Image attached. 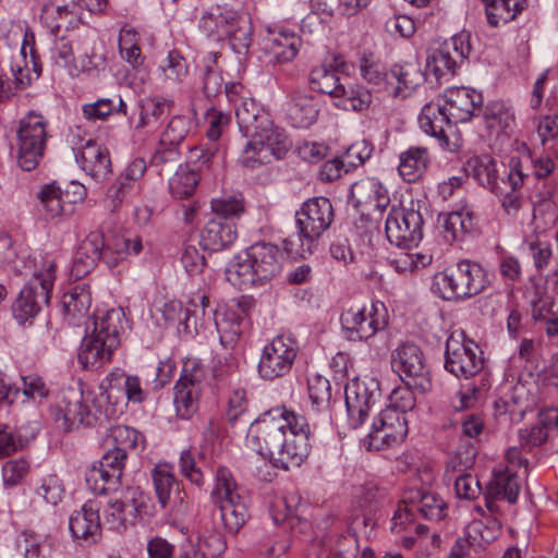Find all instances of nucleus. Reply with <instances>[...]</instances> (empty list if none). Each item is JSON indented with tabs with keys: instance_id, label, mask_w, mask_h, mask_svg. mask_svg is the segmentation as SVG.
I'll list each match as a JSON object with an SVG mask.
<instances>
[{
	"instance_id": "nucleus-1",
	"label": "nucleus",
	"mask_w": 558,
	"mask_h": 558,
	"mask_svg": "<svg viewBox=\"0 0 558 558\" xmlns=\"http://www.w3.org/2000/svg\"><path fill=\"white\" fill-rule=\"evenodd\" d=\"M310 435L304 415L277 408L251 425L247 440L277 468L289 470L300 466L310 454Z\"/></svg>"
},
{
	"instance_id": "nucleus-2",
	"label": "nucleus",
	"mask_w": 558,
	"mask_h": 558,
	"mask_svg": "<svg viewBox=\"0 0 558 558\" xmlns=\"http://www.w3.org/2000/svg\"><path fill=\"white\" fill-rule=\"evenodd\" d=\"M235 117L242 133L238 158L242 167L255 169L265 163L269 155L281 159L290 150L292 143L289 137L274 125L268 113L253 100L239 106Z\"/></svg>"
},
{
	"instance_id": "nucleus-3",
	"label": "nucleus",
	"mask_w": 558,
	"mask_h": 558,
	"mask_svg": "<svg viewBox=\"0 0 558 558\" xmlns=\"http://www.w3.org/2000/svg\"><path fill=\"white\" fill-rule=\"evenodd\" d=\"M280 250L267 242H256L236 254L226 269L227 280L239 289L264 284L281 270Z\"/></svg>"
},
{
	"instance_id": "nucleus-4",
	"label": "nucleus",
	"mask_w": 558,
	"mask_h": 558,
	"mask_svg": "<svg viewBox=\"0 0 558 558\" xmlns=\"http://www.w3.org/2000/svg\"><path fill=\"white\" fill-rule=\"evenodd\" d=\"M106 401L105 392L96 395L90 390L68 389L52 414L58 426L65 432L81 426H93L112 417V409H102Z\"/></svg>"
},
{
	"instance_id": "nucleus-5",
	"label": "nucleus",
	"mask_w": 558,
	"mask_h": 558,
	"mask_svg": "<svg viewBox=\"0 0 558 558\" xmlns=\"http://www.w3.org/2000/svg\"><path fill=\"white\" fill-rule=\"evenodd\" d=\"M123 318L124 314L119 308H112L102 316L95 317L94 329L83 338L77 355L84 368L111 360L113 351L120 344Z\"/></svg>"
},
{
	"instance_id": "nucleus-6",
	"label": "nucleus",
	"mask_w": 558,
	"mask_h": 558,
	"mask_svg": "<svg viewBox=\"0 0 558 558\" xmlns=\"http://www.w3.org/2000/svg\"><path fill=\"white\" fill-rule=\"evenodd\" d=\"M488 283L487 272L480 264L460 260L434 276L432 290L444 300H463L480 294Z\"/></svg>"
},
{
	"instance_id": "nucleus-7",
	"label": "nucleus",
	"mask_w": 558,
	"mask_h": 558,
	"mask_svg": "<svg viewBox=\"0 0 558 558\" xmlns=\"http://www.w3.org/2000/svg\"><path fill=\"white\" fill-rule=\"evenodd\" d=\"M211 499L220 511L225 529L236 533L248 519V498L246 490L238 485L230 470L225 466H219L216 471Z\"/></svg>"
},
{
	"instance_id": "nucleus-8",
	"label": "nucleus",
	"mask_w": 558,
	"mask_h": 558,
	"mask_svg": "<svg viewBox=\"0 0 558 558\" xmlns=\"http://www.w3.org/2000/svg\"><path fill=\"white\" fill-rule=\"evenodd\" d=\"M56 263L47 260L44 269L35 272L21 290L12 305V314L19 325L32 324L33 319L50 301L54 282Z\"/></svg>"
},
{
	"instance_id": "nucleus-9",
	"label": "nucleus",
	"mask_w": 558,
	"mask_h": 558,
	"mask_svg": "<svg viewBox=\"0 0 558 558\" xmlns=\"http://www.w3.org/2000/svg\"><path fill=\"white\" fill-rule=\"evenodd\" d=\"M199 28L213 40L229 39L232 46L246 47L251 27L236 11L228 7L213 5L201 17Z\"/></svg>"
},
{
	"instance_id": "nucleus-10",
	"label": "nucleus",
	"mask_w": 558,
	"mask_h": 558,
	"mask_svg": "<svg viewBox=\"0 0 558 558\" xmlns=\"http://www.w3.org/2000/svg\"><path fill=\"white\" fill-rule=\"evenodd\" d=\"M47 124V120L35 112L21 119L16 131V160L22 170H34L43 159L48 140Z\"/></svg>"
},
{
	"instance_id": "nucleus-11",
	"label": "nucleus",
	"mask_w": 558,
	"mask_h": 558,
	"mask_svg": "<svg viewBox=\"0 0 558 558\" xmlns=\"http://www.w3.org/2000/svg\"><path fill=\"white\" fill-rule=\"evenodd\" d=\"M408 434V421L401 411L393 408L380 410L374 417L361 445L368 451L384 450L401 444Z\"/></svg>"
},
{
	"instance_id": "nucleus-12",
	"label": "nucleus",
	"mask_w": 558,
	"mask_h": 558,
	"mask_svg": "<svg viewBox=\"0 0 558 558\" xmlns=\"http://www.w3.org/2000/svg\"><path fill=\"white\" fill-rule=\"evenodd\" d=\"M416 513L426 520L439 521L446 515V502L436 493L409 489L395 511L392 529L400 531L407 524L413 523Z\"/></svg>"
},
{
	"instance_id": "nucleus-13",
	"label": "nucleus",
	"mask_w": 558,
	"mask_h": 558,
	"mask_svg": "<svg viewBox=\"0 0 558 558\" xmlns=\"http://www.w3.org/2000/svg\"><path fill=\"white\" fill-rule=\"evenodd\" d=\"M500 533L501 523L496 517L473 520L466 525L464 537L458 538L452 546L449 558H483Z\"/></svg>"
},
{
	"instance_id": "nucleus-14",
	"label": "nucleus",
	"mask_w": 558,
	"mask_h": 558,
	"mask_svg": "<svg viewBox=\"0 0 558 558\" xmlns=\"http://www.w3.org/2000/svg\"><path fill=\"white\" fill-rule=\"evenodd\" d=\"M391 367L405 385L420 392L430 389L429 368L418 345L410 342L400 344L391 353Z\"/></svg>"
},
{
	"instance_id": "nucleus-15",
	"label": "nucleus",
	"mask_w": 558,
	"mask_h": 558,
	"mask_svg": "<svg viewBox=\"0 0 558 558\" xmlns=\"http://www.w3.org/2000/svg\"><path fill=\"white\" fill-rule=\"evenodd\" d=\"M299 352L296 339L291 333L276 336L263 349L258 374L263 379L274 380L290 373Z\"/></svg>"
},
{
	"instance_id": "nucleus-16",
	"label": "nucleus",
	"mask_w": 558,
	"mask_h": 558,
	"mask_svg": "<svg viewBox=\"0 0 558 558\" xmlns=\"http://www.w3.org/2000/svg\"><path fill=\"white\" fill-rule=\"evenodd\" d=\"M147 499L138 486L126 487L120 498L110 500L104 509V525L112 531H125L141 519L147 507Z\"/></svg>"
},
{
	"instance_id": "nucleus-17",
	"label": "nucleus",
	"mask_w": 558,
	"mask_h": 558,
	"mask_svg": "<svg viewBox=\"0 0 558 558\" xmlns=\"http://www.w3.org/2000/svg\"><path fill=\"white\" fill-rule=\"evenodd\" d=\"M379 381L372 376L351 379L344 388L348 422L352 428L360 427L368 412L380 400Z\"/></svg>"
},
{
	"instance_id": "nucleus-18",
	"label": "nucleus",
	"mask_w": 558,
	"mask_h": 558,
	"mask_svg": "<svg viewBox=\"0 0 558 558\" xmlns=\"http://www.w3.org/2000/svg\"><path fill=\"white\" fill-rule=\"evenodd\" d=\"M484 367L478 345L462 335H451L446 341L445 368L456 377L476 376Z\"/></svg>"
},
{
	"instance_id": "nucleus-19",
	"label": "nucleus",
	"mask_w": 558,
	"mask_h": 558,
	"mask_svg": "<svg viewBox=\"0 0 558 558\" xmlns=\"http://www.w3.org/2000/svg\"><path fill=\"white\" fill-rule=\"evenodd\" d=\"M384 310L380 303H372L369 307L353 305L344 308L340 315L341 329L350 341H363L372 338L377 331L386 327Z\"/></svg>"
},
{
	"instance_id": "nucleus-20",
	"label": "nucleus",
	"mask_w": 558,
	"mask_h": 558,
	"mask_svg": "<svg viewBox=\"0 0 558 558\" xmlns=\"http://www.w3.org/2000/svg\"><path fill=\"white\" fill-rule=\"evenodd\" d=\"M422 226L418 211L393 206L386 219L387 240L398 247L410 248L422 240Z\"/></svg>"
},
{
	"instance_id": "nucleus-21",
	"label": "nucleus",
	"mask_w": 558,
	"mask_h": 558,
	"mask_svg": "<svg viewBox=\"0 0 558 558\" xmlns=\"http://www.w3.org/2000/svg\"><path fill=\"white\" fill-rule=\"evenodd\" d=\"M333 220V208L327 197H314L306 201L295 213V223L303 236L317 240L329 229Z\"/></svg>"
},
{
	"instance_id": "nucleus-22",
	"label": "nucleus",
	"mask_w": 558,
	"mask_h": 558,
	"mask_svg": "<svg viewBox=\"0 0 558 558\" xmlns=\"http://www.w3.org/2000/svg\"><path fill=\"white\" fill-rule=\"evenodd\" d=\"M151 480L160 506L169 509L175 518L184 517L189 510L186 494L180 488L170 465L157 464L151 470Z\"/></svg>"
},
{
	"instance_id": "nucleus-23",
	"label": "nucleus",
	"mask_w": 558,
	"mask_h": 558,
	"mask_svg": "<svg viewBox=\"0 0 558 558\" xmlns=\"http://www.w3.org/2000/svg\"><path fill=\"white\" fill-rule=\"evenodd\" d=\"M204 372L196 362H186L174 386V407L181 418H190L197 411Z\"/></svg>"
},
{
	"instance_id": "nucleus-24",
	"label": "nucleus",
	"mask_w": 558,
	"mask_h": 558,
	"mask_svg": "<svg viewBox=\"0 0 558 558\" xmlns=\"http://www.w3.org/2000/svg\"><path fill=\"white\" fill-rule=\"evenodd\" d=\"M128 456L111 448H106L98 465H94L87 476L88 484L94 482L92 489L96 494L116 492L121 486Z\"/></svg>"
},
{
	"instance_id": "nucleus-25",
	"label": "nucleus",
	"mask_w": 558,
	"mask_h": 558,
	"mask_svg": "<svg viewBox=\"0 0 558 558\" xmlns=\"http://www.w3.org/2000/svg\"><path fill=\"white\" fill-rule=\"evenodd\" d=\"M75 160L86 174L97 182H102L112 172L107 148L89 140L75 154Z\"/></svg>"
},
{
	"instance_id": "nucleus-26",
	"label": "nucleus",
	"mask_w": 558,
	"mask_h": 558,
	"mask_svg": "<svg viewBox=\"0 0 558 558\" xmlns=\"http://www.w3.org/2000/svg\"><path fill=\"white\" fill-rule=\"evenodd\" d=\"M284 111L293 128L306 129L317 120L319 104L311 93L296 89L289 95Z\"/></svg>"
},
{
	"instance_id": "nucleus-27",
	"label": "nucleus",
	"mask_w": 558,
	"mask_h": 558,
	"mask_svg": "<svg viewBox=\"0 0 558 558\" xmlns=\"http://www.w3.org/2000/svg\"><path fill=\"white\" fill-rule=\"evenodd\" d=\"M345 70L347 64L342 58L339 56L333 57L332 64H320L311 71V88L335 98L344 95L345 85L339 76V72H344Z\"/></svg>"
},
{
	"instance_id": "nucleus-28",
	"label": "nucleus",
	"mask_w": 558,
	"mask_h": 558,
	"mask_svg": "<svg viewBox=\"0 0 558 558\" xmlns=\"http://www.w3.org/2000/svg\"><path fill=\"white\" fill-rule=\"evenodd\" d=\"M483 97L474 89L466 87H456L445 93L446 110L452 118L454 124L469 121L474 114L475 109H480Z\"/></svg>"
},
{
	"instance_id": "nucleus-29",
	"label": "nucleus",
	"mask_w": 558,
	"mask_h": 558,
	"mask_svg": "<svg viewBox=\"0 0 558 558\" xmlns=\"http://www.w3.org/2000/svg\"><path fill=\"white\" fill-rule=\"evenodd\" d=\"M72 537L87 544L96 543L101 535L99 509L93 501L85 502L69 520Z\"/></svg>"
},
{
	"instance_id": "nucleus-30",
	"label": "nucleus",
	"mask_w": 558,
	"mask_h": 558,
	"mask_svg": "<svg viewBox=\"0 0 558 558\" xmlns=\"http://www.w3.org/2000/svg\"><path fill=\"white\" fill-rule=\"evenodd\" d=\"M424 82V74L415 63L395 64L388 72L386 93L393 98H407Z\"/></svg>"
},
{
	"instance_id": "nucleus-31",
	"label": "nucleus",
	"mask_w": 558,
	"mask_h": 558,
	"mask_svg": "<svg viewBox=\"0 0 558 558\" xmlns=\"http://www.w3.org/2000/svg\"><path fill=\"white\" fill-rule=\"evenodd\" d=\"M521 489V480L510 468L504 472L495 474L494 478L488 483L485 493V505L489 512L497 511L496 500L506 499L510 504H514Z\"/></svg>"
},
{
	"instance_id": "nucleus-32",
	"label": "nucleus",
	"mask_w": 558,
	"mask_h": 558,
	"mask_svg": "<svg viewBox=\"0 0 558 558\" xmlns=\"http://www.w3.org/2000/svg\"><path fill=\"white\" fill-rule=\"evenodd\" d=\"M500 167L505 168L504 165L498 166V162L492 156L482 155L470 157L463 169L468 175H472L482 186L495 194H502V189L499 186Z\"/></svg>"
},
{
	"instance_id": "nucleus-33",
	"label": "nucleus",
	"mask_w": 558,
	"mask_h": 558,
	"mask_svg": "<svg viewBox=\"0 0 558 558\" xmlns=\"http://www.w3.org/2000/svg\"><path fill=\"white\" fill-rule=\"evenodd\" d=\"M350 202L354 207L374 206L383 211L390 203L387 189L374 178H364L351 185Z\"/></svg>"
},
{
	"instance_id": "nucleus-34",
	"label": "nucleus",
	"mask_w": 558,
	"mask_h": 558,
	"mask_svg": "<svg viewBox=\"0 0 558 558\" xmlns=\"http://www.w3.org/2000/svg\"><path fill=\"white\" fill-rule=\"evenodd\" d=\"M418 123L423 132L438 140L441 146H448L446 132L454 123L444 105L433 102L425 105L418 116Z\"/></svg>"
},
{
	"instance_id": "nucleus-35",
	"label": "nucleus",
	"mask_w": 558,
	"mask_h": 558,
	"mask_svg": "<svg viewBox=\"0 0 558 558\" xmlns=\"http://www.w3.org/2000/svg\"><path fill=\"white\" fill-rule=\"evenodd\" d=\"M238 233L234 223L221 219L209 220L201 234V244L204 250L221 251L236 240Z\"/></svg>"
},
{
	"instance_id": "nucleus-36",
	"label": "nucleus",
	"mask_w": 558,
	"mask_h": 558,
	"mask_svg": "<svg viewBox=\"0 0 558 558\" xmlns=\"http://www.w3.org/2000/svg\"><path fill=\"white\" fill-rule=\"evenodd\" d=\"M429 161L426 148L412 146L400 154L398 172L405 182H416L425 173Z\"/></svg>"
},
{
	"instance_id": "nucleus-37",
	"label": "nucleus",
	"mask_w": 558,
	"mask_h": 558,
	"mask_svg": "<svg viewBox=\"0 0 558 558\" xmlns=\"http://www.w3.org/2000/svg\"><path fill=\"white\" fill-rule=\"evenodd\" d=\"M92 304L89 289L84 284H77L62 296L63 314L70 324H76L86 317Z\"/></svg>"
},
{
	"instance_id": "nucleus-38",
	"label": "nucleus",
	"mask_w": 558,
	"mask_h": 558,
	"mask_svg": "<svg viewBox=\"0 0 558 558\" xmlns=\"http://www.w3.org/2000/svg\"><path fill=\"white\" fill-rule=\"evenodd\" d=\"M172 106V100L159 96L141 98L137 105L138 119L134 123V129L155 126L162 116L170 113Z\"/></svg>"
},
{
	"instance_id": "nucleus-39",
	"label": "nucleus",
	"mask_w": 558,
	"mask_h": 558,
	"mask_svg": "<svg viewBox=\"0 0 558 558\" xmlns=\"http://www.w3.org/2000/svg\"><path fill=\"white\" fill-rule=\"evenodd\" d=\"M243 315L231 308L215 312V325L220 342L226 348H232L242 333Z\"/></svg>"
},
{
	"instance_id": "nucleus-40",
	"label": "nucleus",
	"mask_w": 558,
	"mask_h": 558,
	"mask_svg": "<svg viewBox=\"0 0 558 558\" xmlns=\"http://www.w3.org/2000/svg\"><path fill=\"white\" fill-rule=\"evenodd\" d=\"M508 168L507 179H502L501 182L508 183L511 191L502 192L501 205L508 214H511L517 213L521 207V198L517 190L523 185L526 173L523 171V163L519 157H511Z\"/></svg>"
},
{
	"instance_id": "nucleus-41",
	"label": "nucleus",
	"mask_w": 558,
	"mask_h": 558,
	"mask_svg": "<svg viewBox=\"0 0 558 558\" xmlns=\"http://www.w3.org/2000/svg\"><path fill=\"white\" fill-rule=\"evenodd\" d=\"M300 38L289 31H280L265 40V50L278 63L291 61L298 53Z\"/></svg>"
},
{
	"instance_id": "nucleus-42",
	"label": "nucleus",
	"mask_w": 558,
	"mask_h": 558,
	"mask_svg": "<svg viewBox=\"0 0 558 558\" xmlns=\"http://www.w3.org/2000/svg\"><path fill=\"white\" fill-rule=\"evenodd\" d=\"M105 448H111L125 456L130 451L144 448V437L133 427L126 425H116L109 428L104 439Z\"/></svg>"
},
{
	"instance_id": "nucleus-43",
	"label": "nucleus",
	"mask_w": 558,
	"mask_h": 558,
	"mask_svg": "<svg viewBox=\"0 0 558 558\" xmlns=\"http://www.w3.org/2000/svg\"><path fill=\"white\" fill-rule=\"evenodd\" d=\"M486 3V16L489 25L508 23L524 9L525 0H483Z\"/></svg>"
},
{
	"instance_id": "nucleus-44",
	"label": "nucleus",
	"mask_w": 558,
	"mask_h": 558,
	"mask_svg": "<svg viewBox=\"0 0 558 558\" xmlns=\"http://www.w3.org/2000/svg\"><path fill=\"white\" fill-rule=\"evenodd\" d=\"M41 19L54 35H58L61 29L74 28L80 23L77 14L69 5H46Z\"/></svg>"
},
{
	"instance_id": "nucleus-45",
	"label": "nucleus",
	"mask_w": 558,
	"mask_h": 558,
	"mask_svg": "<svg viewBox=\"0 0 558 558\" xmlns=\"http://www.w3.org/2000/svg\"><path fill=\"white\" fill-rule=\"evenodd\" d=\"M62 195L63 191L56 182H51L41 187L38 194L39 203L37 209L45 219H53L63 214L64 206Z\"/></svg>"
},
{
	"instance_id": "nucleus-46",
	"label": "nucleus",
	"mask_w": 558,
	"mask_h": 558,
	"mask_svg": "<svg viewBox=\"0 0 558 558\" xmlns=\"http://www.w3.org/2000/svg\"><path fill=\"white\" fill-rule=\"evenodd\" d=\"M198 181L199 175L196 171L181 165L169 180V192L173 198H189L194 194Z\"/></svg>"
},
{
	"instance_id": "nucleus-47",
	"label": "nucleus",
	"mask_w": 558,
	"mask_h": 558,
	"mask_svg": "<svg viewBox=\"0 0 558 558\" xmlns=\"http://www.w3.org/2000/svg\"><path fill=\"white\" fill-rule=\"evenodd\" d=\"M287 509L286 520L293 533L307 534L312 523L304 517L308 506L303 504L300 495L289 494L283 498Z\"/></svg>"
},
{
	"instance_id": "nucleus-48",
	"label": "nucleus",
	"mask_w": 558,
	"mask_h": 558,
	"mask_svg": "<svg viewBox=\"0 0 558 558\" xmlns=\"http://www.w3.org/2000/svg\"><path fill=\"white\" fill-rule=\"evenodd\" d=\"M360 73L362 77L377 90L385 92L388 84V72L377 62L373 53H364L360 58Z\"/></svg>"
},
{
	"instance_id": "nucleus-49",
	"label": "nucleus",
	"mask_w": 558,
	"mask_h": 558,
	"mask_svg": "<svg viewBox=\"0 0 558 558\" xmlns=\"http://www.w3.org/2000/svg\"><path fill=\"white\" fill-rule=\"evenodd\" d=\"M185 548H189L196 558H219L225 553L227 545L220 534L213 533L199 537L195 544L190 543Z\"/></svg>"
},
{
	"instance_id": "nucleus-50",
	"label": "nucleus",
	"mask_w": 558,
	"mask_h": 558,
	"mask_svg": "<svg viewBox=\"0 0 558 558\" xmlns=\"http://www.w3.org/2000/svg\"><path fill=\"white\" fill-rule=\"evenodd\" d=\"M473 226V213L465 207L449 213L442 222V227L451 235V240H457L460 235L470 232Z\"/></svg>"
},
{
	"instance_id": "nucleus-51",
	"label": "nucleus",
	"mask_w": 558,
	"mask_h": 558,
	"mask_svg": "<svg viewBox=\"0 0 558 558\" xmlns=\"http://www.w3.org/2000/svg\"><path fill=\"white\" fill-rule=\"evenodd\" d=\"M307 390L312 407L316 411L328 408L331 399V388L327 378L318 374L312 375L307 379Z\"/></svg>"
},
{
	"instance_id": "nucleus-52",
	"label": "nucleus",
	"mask_w": 558,
	"mask_h": 558,
	"mask_svg": "<svg viewBox=\"0 0 558 558\" xmlns=\"http://www.w3.org/2000/svg\"><path fill=\"white\" fill-rule=\"evenodd\" d=\"M458 65L459 63L454 58H452V53L448 45L436 50L427 59V69L429 72L434 73L437 80H440L446 75L454 74Z\"/></svg>"
},
{
	"instance_id": "nucleus-53",
	"label": "nucleus",
	"mask_w": 558,
	"mask_h": 558,
	"mask_svg": "<svg viewBox=\"0 0 558 558\" xmlns=\"http://www.w3.org/2000/svg\"><path fill=\"white\" fill-rule=\"evenodd\" d=\"M192 120L185 116L173 117L160 136L162 145L179 147L187 136Z\"/></svg>"
},
{
	"instance_id": "nucleus-54",
	"label": "nucleus",
	"mask_w": 558,
	"mask_h": 558,
	"mask_svg": "<svg viewBox=\"0 0 558 558\" xmlns=\"http://www.w3.org/2000/svg\"><path fill=\"white\" fill-rule=\"evenodd\" d=\"M211 210L217 216L215 219L230 221L239 218L244 211L243 201L238 196L225 195L210 202Z\"/></svg>"
},
{
	"instance_id": "nucleus-55",
	"label": "nucleus",
	"mask_w": 558,
	"mask_h": 558,
	"mask_svg": "<svg viewBox=\"0 0 558 558\" xmlns=\"http://www.w3.org/2000/svg\"><path fill=\"white\" fill-rule=\"evenodd\" d=\"M161 315L163 319L174 325L177 324V328L179 332H187L191 333L190 323H191V314L189 308H184L183 304L180 301L172 300L166 302L161 308Z\"/></svg>"
},
{
	"instance_id": "nucleus-56",
	"label": "nucleus",
	"mask_w": 558,
	"mask_h": 558,
	"mask_svg": "<svg viewBox=\"0 0 558 558\" xmlns=\"http://www.w3.org/2000/svg\"><path fill=\"white\" fill-rule=\"evenodd\" d=\"M218 52L209 53L205 60V70L203 75V89L207 97H216L222 92L223 80L220 72L213 66L216 64Z\"/></svg>"
},
{
	"instance_id": "nucleus-57",
	"label": "nucleus",
	"mask_w": 558,
	"mask_h": 558,
	"mask_svg": "<svg viewBox=\"0 0 558 558\" xmlns=\"http://www.w3.org/2000/svg\"><path fill=\"white\" fill-rule=\"evenodd\" d=\"M340 99L339 106L345 110L362 111L372 102V95L364 88H347L344 86V95L337 97Z\"/></svg>"
},
{
	"instance_id": "nucleus-58",
	"label": "nucleus",
	"mask_w": 558,
	"mask_h": 558,
	"mask_svg": "<svg viewBox=\"0 0 558 558\" xmlns=\"http://www.w3.org/2000/svg\"><path fill=\"white\" fill-rule=\"evenodd\" d=\"M315 246L316 241L303 236L300 231L283 240V248L291 258H305Z\"/></svg>"
},
{
	"instance_id": "nucleus-59",
	"label": "nucleus",
	"mask_w": 558,
	"mask_h": 558,
	"mask_svg": "<svg viewBox=\"0 0 558 558\" xmlns=\"http://www.w3.org/2000/svg\"><path fill=\"white\" fill-rule=\"evenodd\" d=\"M130 253V240L123 235L114 236L110 243L104 242V262L108 267H116L119 260Z\"/></svg>"
},
{
	"instance_id": "nucleus-60",
	"label": "nucleus",
	"mask_w": 558,
	"mask_h": 558,
	"mask_svg": "<svg viewBox=\"0 0 558 558\" xmlns=\"http://www.w3.org/2000/svg\"><path fill=\"white\" fill-rule=\"evenodd\" d=\"M26 440L4 423H0V459L23 449Z\"/></svg>"
},
{
	"instance_id": "nucleus-61",
	"label": "nucleus",
	"mask_w": 558,
	"mask_h": 558,
	"mask_svg": "<svg viewBox=\"0 0 558 558\" xmlns=\"http://www.w3.org/2000/svg\"><path fill=\"white\" fill-rule=\"evenodd\" d=\"M369 0H315V7L322 12L332 15L343 9V13L352 14L359 9L365 8Z\"/></svg>"
},
{
	"instance_id": "nucleus-62",
	"label": "nucleus",
	"mask_w": 558,
	"mask_h": 558,
	"mask_svg": "<svg viewBox=\"0 0 558 558\" xmlns=\"http://www.w3.org/2000/svg\"><path fill=\"white\" fill-rule=\"evenodd\" d=\"M29 471V462L24 458L9 460L2 468V477L5 485L19 484Z\"/></svg>"
},
{
	"instance_id": "nucleus-63",
	"label": "nucleus",
	"mask_w": 558,
	"mask_h": 558,
	"mask_svg": "<svg viewBox=\"0 0 558 558\" xmlns=\"http://www.w3.org/2000/svg\"><path fill=\"white\" fill-rule=\"evenodd\" d=\"M80 254L88 256L92 259L98 262L104 260V234L100 231H92L81 242L77 247Z\"/></svg>"
},
{
	"instance_id": "nucleus-64",
	"label": "nucleus",
	"mask_w": 558,
	"mask_h": 558,
	"mask_svg": "<svg viewBox=\"0 0 558 558\" xmlns=\"http://www.w3.org/2000/svg\"><path fill=\"white\" fill-rule=\"evenodd\" d=\"M412 389L415 388L408 385L395 388L389 397L390 403L386 408H393L401 411L405 416L407 411H411L415 407V397Z\"/></svg>"
}]
</instances>
